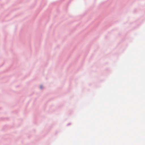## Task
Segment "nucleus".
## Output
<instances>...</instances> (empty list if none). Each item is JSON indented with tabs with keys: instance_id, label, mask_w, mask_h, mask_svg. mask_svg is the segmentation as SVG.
<instances>
[{
	"instance_id": "f257e3e1",
	"label": "nucleus",
	"mask_w": 145,
	"mask_h": 145,
	"mask_svg": "<svg viewBox=\"0 0 145 145\" xmlns=\"http://www.w3.org/2000/svg\"><path fill=\"white\" fill-rule=\"evenodd\" d=\"M40 88H42V87L41 86H40Z\"/></svg>"
}]
</instances>
